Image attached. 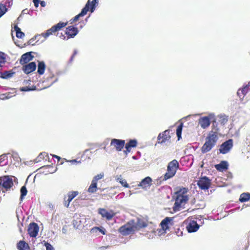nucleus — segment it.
Returning <instances> with one entry per match:
<instances>
[{
  "label": "nucleus",
  "mask_w": 250,
  "mask_h": 250,
  "mask_svg": "<svg viewBox=\"0 0 250 250\" xmlns=\"http://www.w3.org/2000/svg\"><path fill=\"white\" fill-rule=\"evenodd\" d=\"M53 157H54L55 158H56L57 159H58V160H60V159H61V158L59 156H57V155H53Z\"/></svg>",
  "instance_id": "0e129e2a"
},
{
  "label": "nucleus",
  "mask_w": 250,
  "mask_h": 250,
  "mask_svg": "<svg viewBox=\"0 0 250 250\" xmlns=\"http://www.w3.org/2000/svg\"><path fill=\"white\" fill-rule=\"evenodd\" d=\"M116 180L117 182H119L123 187L125 188H128L129 187L128 184L126 183V181L123 179L121 175H120L116 177Z\"/></svg>",
  "instance_id": "2f4dec72"
},
{
  "label": "nucleus",
  "mask_w": 250,
  "mask_h": 250,
  "mask_svg": "<svg viewBox=\"0 0 250 250\" xmlns=\"http://www.w3.org/2000/svg\"><path fill=\"white\" fill-rule=\"evenodd\" d=\"M70 203V202L68 201V200L67 201H65V202L64 204V206L66 207V208H68L69 206Z\"/></svg>",
  "instance_id": "6e6d98bb"
},
{
  "label": "nucleus",
  "mask_w": 250,
  "mask_h": 250,
  "mask_svg": "<svg viewBox=\"0 0 250 250\" xmlns=\"http://www.w3.org/2000/svg\"><path fill=\"white\" fill-rule=\"evenodd\" d=\"M62 232L64 234H66L67 232V229L66 227H63L62 229Z\"/></svg>",
  "instance_id": "5fc2aeb1"
},
{
  "label": "nucleus",
  "mask_w": 250,
  "mask_h": 250,
  "mask_svg": "<svg viewBox=\"0 0 250 250\" xmlns=\"http://www.w3.org/2000/svg\"><path fill=\"white\" fill-rule=\"evenodd\" d=\"M125 144L124 140L113 139L111 141L110 146H114L117 151H121L124 148Z\"/></svg>",
  "instance_id": "0eeeda50"
},
{
  "label": "nucleus",
  "mask_w": 250,
  "mask_h": 250,
  "mask_svg": "<svg viewBox=\"0 0 250 250\" xmlns=\"http://www.w3.org/2000/svg\"><path fill=\"white\" fill-rule=\"evenodd\" d=\"M199 188L201 189H208L209 188L211 181L207 176H203L200 178L197 183Z\"/></svg>",
  "instance_id": "39448f33"
},
{
  "label": "nucleus",
  "mask_w": 250,
  "mask_h": 250,
  "mask_svg": "<svg viewBox=\"0 0 250 250\" xmlns=\"http://www.w3.org/2000/svg\"><path fill=\"white\" fill-rule=\"evenodd\" d=\"M183 127V123H181L177 127L176 129V135L178 137V140H179L181 138L182 131Z\"/></svg>",
  "instance_id": "473e14b6"
},
{
  "label": "nucleus",
  "mask_w": 250,
  "mask_h": 250,
  "mask_svg": "<svg viewBox=\"0 0 250 250\" xmlns=\"http://www.w3.org/2000/svg\"><path fill=\"white\" fill-rule=\"evenodd\" d=\"M179 167V164L178 161L175 159L173 160L168 164L167 171L175 174Z\"/></svg>",
  "instance_id": "9b49d317"
},
{
  "label": "nucleus",
  "mask_w": 250,
  "mask_h": 250,
  "mask_svg": "<svg viewBox=\"0 0 250 250\" xmlns=\"http://www.w3.org/2000/svg\"><path fill=\"white\" fill-rule=\"evenodd\" d=\"M17 248L19 250H29L30 247L28 243L24 241H20L17 245Z\"/></svg>",
  "instance_id": "412c9836"
},
{
  "label": "nucleus",
  "mask_w": 250,
  "mask_h": 250,
  "mask_svg": "<svg viewBox=\"0 0 250 250\" xmlns=\"http://www.w3.org/2000/svg\"><path fill=\"white\" fill-rule=\"evenodd\" d=\"M199 124L203 128H206L210 125V121L208 117L205 116L199 119Z\"/></svg>",
  "instance_id": "aec40b11"
},
{
  "label": "nucleus",
  "mask_w": 250,
  "mask_h": 250,
  "mask_svg": "<svg viewBox=\"0 0 250 250\" xmlns=\"http://www.w3.org/2000/svg\"><path fill=\"white\" fill-rule=\"evenodd\" d=\"M90 0H88L85 6L82 9L81 13H79V14L81 16V17L85 15L88 11L90 10Z\"/></svg>",
  "instance_id": "bb28decb"
},
{
  "label": "nucleus",
  "mask_w": 250,
  "mask_h": 250,
  "mask_svg": "<svg viewBox=\"0 0 250 250\" xmlns=\"http://www.w3.org/2000/svg\"><path fill=\"white\" fill-rule=\"evenodd\" d=\"M232 146L233 141L232 139H229L226 141L220 146L219 149L220 153L224 154L227 153L232 147Z\"/></svg>",
  "instance_id": "423d86ee"
},
{
  "label": "nucleus",
  "mask_w": 250,
  "mask_h": 250,
  "mask_svg": "<svg viewBox=\"0 0 250 250\" xmlns=\"http://www.w3.org/2000/svg\"><path fill=\"white\" fill-rule=\"evenodd\" d=\"M33 2L36 8L38 7L40 0H33Z\"/></svg>",
  "instance_id": "8fccbe9b"
},
{
  "label": "nucleus",
  "mask_w": 250,
  "mask_h": 250,
  "mask_svg": "<svg viewBox=\"0 0 250 250\" xmlns=\"http://www.w3.org/2000/svg\"><path fill=\"white\" fill-rule=\"evenodd\" d=\"M173 218L167 217L163 219L160 223L161 229H160V231L163 232L162 233H166V230L169 229L168 223L172 221Z\"/></svg>",
  "instance_id": "4468645a"
},
{
  "label": "nucleus",
  "mask_w": 250,
  "mask_h": 250,
  "mask_svg": "<svg viewBox=\"0 0 250 250\" xmlns=\"http://www.w3.org/2000/svg\"><path fill=\"white\" fill-rule=\"evenodd\" d=\"M44 246L46 248V250H54L53 247L49 243L45 242Z\"/></svg>",
  "instance_id": "49530a36"
},
{
  "label": "nucleus",
  "mask_w": 250,
  "mask_h": 250,
  "mask_svg": "<svg viewBox=\"0 0 250 250\" xmlns=\"http://www.w3.org/2000/svg\"><path fill=\"white\" fill-rule=\"evenodd\" d=\"M13 185L12 176L6 175L0 177V187L5 191L10 189Z\"/></svg>",
  "instance_id": "f03ea898"
},
{
  "label": "nucleus",
  "mask_w": 250,
  "mask_h": 250,
  "mask_svg": "<svg viewBox=\"0 0 250 250\" xmlns=\"http://www.w3.org/2000/svg\"><path fill=\"white\" fill-rule=\"evenodd\" d=\"M175 175V174L174 173L167 171V172L165 174L164 176L161 177L159 180H160V182L165 181L172 178Z\"/></svg>",
  "instance_id": "393cba45"
},
{
  "label": "nucleus",
  "mask_w": 250,
  "mask_h": 250,
  "mask_svg": "<svg viewBox=\"0 0 250 250\" xmlns=\"http://www.w3.org/2000/svg\"><path fill=\"white\" fill-rule=\"evenodd\" d=\"M220 118V122L221 124L224 125L226 124L228 121V118L227 117L225 116L221 115L219 116Z\"/></svg>",
  "instance_id": "79ce46f5"
},
{
  "label": "nucleus",
  "mask_w": 250,
  "mask_h": 250,
  "mask_svg": "<svg viewBox=\"0 0 250 250\" xmlns=\"http://www.w3.org/2000/svg\"><path fill=\"white\" fill-rule=\"evenodd\" d=\"M58 78H56V79H55V80L53 82H52V83H51V84H50V85H52V84H53L54 83H56V82H57V81H58Z\"/></svg>",
  "instance_id": "774afa93"
},
{
  "label": "nucleus",
  "mask_w": 250,
  "mask_h": 250,
  "mask_svg": "<svg viewBox=\"0 0 250 250\" xmlns=\"http://www.w3.org/2000/svg\"><path fill=\"white\" fill-rule=\"evenodd\" d=\"M125 150L124 151V152L126 154H127L128 153L130 152L131 148L130 147H129L128 146H126V145H125Z\"/></svg>",
  "instance_id": "09e8293b"
},
{
  "label": "nucleus",
  "mask_w": 250,
  "mask_h": 250,
  "mask_svg": "<svg viewBox=\"0 0 250 250\" xmlns=\"http://www.w3.org/2000/svg\"><path fill=\"white\" fill-rule=\"evenodd\" d=\"M39 228L35 223H31L28 228V231L29 235L32 237H36L39 232Z\"/></svg>",
  "instance_id": "6e6552de"
},
{
  "label": "nucleus",
  "mask_w": 250,
  "mask_h": 250,
  "mask_svg": "<svg viewBox=\"0 0 250 250\" xmlns=\"http://www.w3.org/2000/svg\"><path fill=\"white\" fill-rule=\"evenodd\" d=\"M45 67L46 65L43 61H38L37 72L39 75L44 74Z\"/></svg>",
  "instance_id": "4be33fe9"
},
{
  "label": "nucleus",
  "mask_w": 250,
  "mask_h": 250,
  "mask_svg": "<svg viewBox=\"0 0 250 250\" xmlns=\"http://www.w3.org/2000/svg\"><path fill=\"white\" fill-rule=\"evenodd\" d=\"M176 233H177V235L178 236H180V235H182V234H183V232L181 231H179L178 230V231L176 232Z\"/></svg>",
  "instance_id": "680f3d73"
},
{
  "label": "nucleus",
  "mask_w": 250,
  "mask_h": 250,
  "mask_svg": "<svg viewBox=\"0 0 250 250\" xmlns=\"http://www.w3.org/2000/svg\"><path fill=\"white\" fill-rule=\"evenodd\" d=\"M21 196L20 199L21 200H22V199L24 198V197L26 195L27 193V190L26 189V188L25 186H22L21 188Z\"/></svg>",
  "instance_id": "72a5a7b5"
},
{
  "label": "nucleus",
  "mask_w": 250,
  "mask_h": 250,
  "mask_svg": "<svg viewBox=\"0 0 250 250\" xmlns=\"http://www.w3.org/2000/svg\"><path fill=\"white\" fill-rule=\"evenodd\" d=\"M98 0H93L91 4L90 3V11L92 13L95 9V5L98 3Z\"/></svg>",
  "instance_id": "a19ab883"
},
{
  "label": "nucleus",
  "mask_w": 250,
  "mask_h": 250,
  "mask_svg": "<svg viewBox=\"0 0 250 250\" xmlns=\"http://www.w3.org/2000/svg\"><path fill=\"white\" fill-rule=\"evenodd\" d=\"M42 36V34H40V35H37L36 36H35L33 38H34L35 40H38L36 42H37L39 41V38Z\"/></svg>",
  "instance_id": "603ef678"
},
{
  "label": "nucleus",
  "mask_w": 250,
  "mask_h": 250,
  "mask_svg": "<svg viewBox=\"0 0 250 250\" xmlns=\"http://www.w3.org/2000/svg\"><path fill=\"white\" fill-rule=\"evenodd\" d=\"M125 145L130 148L135 147L137 145V141L135 139L130 140Z\"/></svg>",
  "instance_id": "e433bc0d"
},
{
  "label": "nucleus",
  "mask_w": 250,
  "mask_h": 250,
  "mask_svg": "<svg viewBox=\"0 0 250 250\" xmlns=\"http://www.w3.org/2000/svg\"><path fill=\"white\" fill-rule=\"evenodd\" d=\"M7 11V8L3 4H0V18Z\"/></svg>",
  "instance_id": "c9c22d12"
},
{
  "label": "nucleus",
  "mask_w": 250,
  "mask_h": 250,
  "mask_svg": "<svg viewBox=\"0 0 250 250\" xmlns=\"http://www.w3.org/2000/svg\"><path fill=\"white\" fill-rule=\"evenodd\" d=\"M14 28L16 33V37L18 38L21 39L24 36V33L21 31L20 28L18 25H15Z\"/></svg>",
  "instance_id": "c756f323"
},
{
  "label": "nucleus",
  "mask_w": 250,
  "mask_h": 250,
  "mask_svg": "<svg viewBox=\"0 0 250 250\" xmlns=\"http://www.w3.org/2000/svg\"><path fill=\"white\" fill-rule=\"evenodd\" d=\"M28 14V11L27 9H25L22 11L21 14L20 15V17H21L22 14Z\"/></svg>",
  "instance_id": "3c124183"
},
{
  "label": "nucleus",
  "mask_w": 250,
  "mask_h": 250,
  "mask_svg": "<svg viewBox=\"0 0 250 250\" xmlns=\"http://www.w3.org/2000/svg\"><path fill=\"white\" fill-rule=\"evenodd\" d=\"M188 200V196H176L173 210L176 211L179 209L182 205H184Z\"/></svg>",
  "instance_id": "20e7f679"
},
{
  "label": "nucleus",
  "mask_w": 250,
  "mask_h": 250,
  "mask_svg": "<svg viewBox=\"0 0 250 250\" xmlns=\"http://www.w3.org/2000/svg\"><path fill=\"white\" fill-rule=\"evenodd\" d=\"M40 4L41 5L42 7H45L46 6V2L45 1H43V0H42V1H40Z\"/></svg>",
  "instance_id": "864d4df0"
},
{
  "label": "nucleus",
  "mask_w": 250,
  "mask_h": 250,
  "mask_svg": "<svg viewBox=\"0 0 250 250\" xmlns=\"http://www.w3.org/2000/svg\"><path fill=\"white\" fill-rule=\"evenodd\" d=\"M36 89V86H33L32 87H28V86H25V87H22L20 88V90L21 91H33Z\"/></svg>",
  "instance_id": "ea45409f"
},
{
  "label": "nucleus",
  "mask_w": 250,
  "mask_h": 250,
  "mask_svg": "<svg viewBox=\"0 0 250 250\" xmlns=\"http://www.w3.org/2000/svg\"><path fill=\"white\" fill-rule=\"evenodd\" d=\"M71 162L72 163H81L80 161L78 162V161H77L76 160H73Z\"/></svg>",
  "instance_id": "69168bd1"
},
{
  "label": "nucleus",
  "mask_w": 250,
  "mask_h": 250,
  "mask_svg": "<svg viewBox=\"0 0 250 250\" xmlns=\"http://www.w3.org/2000/svg\"><path fill=\"white\" fill-rule=\"evenodd\" d=\"M157 231H158V235H160H160H163V234H165V233H163V232H162V231H160V229H158L157 230Z\"/></svg>",
  "instance_id": "e2e57ef3"
},
{
  "label": "nucleus",
  "mask_w": 250,
  "mask_h": 250,
  "mask_svg": "<svg viewBox=\"0 0 250 250\" xmlns=\"http://www.w3.org/2000/svg\"><path fill=\"white\" fill-rule=\"evenodd\" d=\"M228 163L225 161H221L219 164L215 165V168L219 171H223L228 168Z\"/></svg>",
  "instance_id": "6ab92c4d"
},
{
  "label": "nucleus",
  "mask_w": 250,
  "mask_h": 250,
  "mask_svg": "<svg viewBox=\"0 0 250 250\" xmlns=\"http://www.w3.org/2000/svg\"><path fill=\"white\" fill-rule=\"evenodd\" d=\"M45 152H43V153H41L38 156V158H36L34 161H35V163H38L39 162H40L41 161V159H42L44 158V155H45Z\"/></svg>",
  "instance_id": "37998d69"
},
{
  "label": "nucleus",
  "mask_w": 250,
  "mask_h": 250,
  "mask_svg": "<svg viewBox=\"0 0 250 250\" xmlns=\"http://www.w3.org/2000/svg\"><path fill=\"white\" fill-rule=\"evenodd\" d=\"M77 191H72L68 194V201L71 202V201L78 194Z\"/></svg>",
  "instance_id": "f704fd0d"
},
{
  "label": "nucleus",
  "mask_w": 250,
  "mask_h": 250,
  "mask_svg": "<svg viewBox=\"0 0 250 250\" xmlns=\"http://www.w3.org/2000/svg\"><path fill=\"white\" fill-rule=\"evenodd\" d=\"M67 24V23L60 22L57 24L54 25L56 31L60 30L62 28L65 27Z\"/></svg>",
  "instance_id": "58836bf2"
},
{
  "label": "nucleus",
  "mask_w": 250,
  "mask_h": 250,
  "mask_svg": "<svg viewBox=\"0 0 250 250\" xmlns=\"http://www.w3.org/2000/svg\"><path fill=\"white\" fill-rule=\"evenodd\" d=\"M218 140V137L215 132H210L206 139V142L201 148L203 153L209 151L215 145Z\"/></svg>",
  "instance_id": "f257e3e1"
},
{
  "label": "nucleus",
  "mask_w": 250,
  "mask_h": 250,
  "mask_svg": "<svg viewBox=\"0 0 250 250\" xmlns=\"http://www.w3.org/2000/svg\"><path fill=\"white\" fill-rule=\"evenodd\" d=\"M32 53V52H28L22 55L20 60V63L21 65H23L32 61L34 58Z\"/></svg>",
  "instance_id": "ddd939ff"
},
{
  "label": "nucleus",
  "mask_w": 250,
  "mask_h": 250,
  "mask_svg": "<svg viewBox=\"0 0 250 250\" xmlns=\"http://www.w3.org/2000/svg\"><path fill=\"white\" fill-rule=\"evenodd\" d=\"M11 156L14 160L17 161H18V159H20L18 153L16 151H12Z\"/></svg>",
  "instance_id": "a18cd8bd"
},
{
  "label": "nucleus",
  "mask_w": 250,
  "mask_h": 250,
  "mask_svg": "<svg viewBox=\"0 0 250 250\" xmlns=\"http://www.w3.org/2000/svg\"><path fill=\"white\" fill-rule=\"evenodd\" d=\"M119 230L122 235L125 236L133 233L135 229L132 223L129 221L127 224L121 227Z\"/></svg>",
  "instance_id": "7ed1b4c3"
},
{
  "label": "nucleus",
  "mask_w": 250,
  "mask_h": 250,
  "mask_svg": "<svg viewBox=\"0 0 250 250\" xmlns=\"http://www.w3.org/2000/svg\"><path fill=\"white\" fill-rule=\"evenodd\" d=\"M52 167L50 165H47V166H44L43 167H42L40 169H44L47 168L48 167Z\"/></svg>",
  "instance_id": "4d7b16f0"
},
{
  "label": "nucleus",
  "mask_w": 250,
  "mask_h": 250,
  "mask_svg": "<svg viewBox=\"0 0 250 250\" xmlns=\"http://www.w3.org/2000/svg\"><path fill=\"white\" fill-rule=\"evenodd\" d=\"M188 191V189L186 188H180L177 190L175 193L177 196H188L186 195Z\"/></svg>",
  "instance_id": "7c9ffc66"
},
{
  "label": "nucleus",
  "mask_w": 250,
  "mask_h": 250,
  "mask_svg": "<svg viewBox=\"0 0 250 250\" xmlns=\"http://www.w3.org/2000/svg\"><path fill=\"white\" fill-rule=\"evenodd\" d=\"M152 182V179L150 177L147 176L141 181V182L138 184V187H141L145 190H147L151 186Z\"/></svg>",
  "instance_id": "f8f14e48"
},
{
  "label": "nucleus",
  "mask_w": 250,
  "mask_h": 250,
  "mask_svg": "<svg viewBox=\"0 0 250 250\" xmlns=\"http://www.w3.org/2000/svg\"><path fill=\"white\" fill-rule=\"evenodd\" d=\"M81 17V16L79 14L78 15H76L75 17H74L73 19H72L70 20L71 23H72L74 22L77 21L79 19L80 17Z\"/></svg>",
  "instance_id": "de8ad7c7"
},
{
  "label": "nucleus",
  "mask_w": 250,
  "mask_h": 250,
  "mask_svg": "<svg viewBox=\"0 0 250 250\" xmlns=\"http://www.w3.org/2000/svg\"><path fill=\"white\" fill-rule=\"evenodd\" d=\"M130 222L133 224L135 230H139L147 226V223L144 219L141 218H137L136 222H135L134 220H131Z\"/></svg>",
  "instance_id": "9d476101"
},
{
  "label": "nucleus",
  "mask_w": 250,
  "mask_h": 250,
  "mask_svg": "<svg viewBox=\"0 0 250 250\" xmlns=\"http://www.w3.org/2000/svg\"><path fill=\"white\" fill-rule=\"evenodd\" d=\"M97 182L94 181L92 179L91 184L88 188V192L89 193H94L97 191Z\"/></svg>",
  "instance_id": "b1692460"
},
{
  "label": "nucleus",
  "mask_w": 250,
  "mask_h": 250,
  "mask_svg": "<svg viewBox=\"0 0 250 250\" xmlns=\"http://www.w3.org/2000/svg\"><path fill=\"white\" fill-rule=\"evenodd\" d=\"M56 31V29L55 28L54 26H53L51 28L48 29L45 33H42V36L45 39H46L50 35L53 34V33H55Z\"/></svg>",
  "instance_id": "a878e982"
},
{
  "label": "nucleus",
  "mask_w": 250,
  "mask_h": 250,
  "mask_svg": "<svg viewBox=\"0 0 250 250\" xmlns=\"http://www.w3.org/2000/svg\"><path fill=\"white\" fill-rule=\"evenodd\" d=\"M77 54V51L76 50H75L73 55H72V56L71 58V61H72L74 56H75Z\"/></svg>",
  "instance_id": "052dcab7"
},
{
  "label": "nucleus",
  "mask_w": 250,
  "mask_h": 250,
  "mask_svg": "<svg viewBox=\"0 0 250 250\" xmlns=\"http://www.w3.org/2000/svg\"><path fill=\"white\" fill-rule=\"evenodd\" d=\"M60 37L63 39H64L65 38V36L64 35H63L62 34H61V36H60Z\"/></svg>",
  "instance_id": "338daca9"
},
{
  "label": "nucleus",
  "mask_w": 250,
  "mask_h": 250,
  "mask_svg": "<svg viewBox=\"0 0 250 250\" xmlns=\"http://www.w3.org/2000/svg\"><path fill=\"white\" fill-rule=\"evenodd\" d=\"M14 74L15 72H13L12 70L5 71L0 72V77L4 79H7L13 77Z\"/></svg>",
  "instance_id": "5701e85b"
},
{
  "label": "nucleus",
  "mask_w": 250,
  "mask_h": 250,
  "mask_svg": "<svg viewBox=\"0 0 250 250\" xmlns=\"http://www.w3.org/2000/svg\"><path fill=\"white\" fill-rule=\"evenodd\" d=\"M241 89H239L237 91V95L240 98L241 96Z\"/></svg>",
  "instance_id": "bf43d9fd"
},
{
  "label": "nucleus",
  "mask_w": 250,
  "mask_h": 250,
  "mask_svg": "<svg viewBox=\"0 0 250 250\" xmlns=\"http://www.w3.org/2000/svg\"><path fill=\"white\" fill-rule=\"evenodd\" d=\"M78 32L77 27L71 25L66 28L65 34H66L69 38H74L77 35Z\"/></svg>",
  "instance_id": "f3484780"
},
{
  "label": "nucleus",
  "mask_w": 250,
  "mask_h": 250,
  "mask_svg": "<svg viewBox=\"0 0 250 250\" xmlns=\"http://www.w3.org/2000/svg\"><path fill=\"white\" fill-rule=\"evenodd\" d=\"M250 86V82L248 84L245 85L242 89H241V93L242 95L244 96L246 95L247 93L249 91L250 88L249 86Z\"/></svg>",
  "instance_id": "4c0bfd02"
},
{
  "label": "nucleus",
  "mask_w": 250,
  "mask_h": 250,
  "mask_svg": "<svg viewBox=\"0 0 250 250\" xmlns=\"http://www.w3.org/2000/svg\"><path fill=\"white\" fill-rule=\"evenodd\" d=\"M250 199V194L248 193H243L240 195L239 201L241 203L248 201Z\"/></svg>",
  "instance_id": "c85d7f7f"
},
{
  "label": "nucleus",
  "mask_w": 250,
  "mask_h": 250,
  "mask_svg": "<svg viewBox=\"0 0 250 250\" xmlns=\"http://www.w3.org/2000/svg\"><path fill=\"white\" fill-rule=\"evenodd\" d=\"M34 41H35L34 38H32L31 39H30L29 40V43L32 44L33 45H34L35 44L33 43Z\"/></svg>",
  "instance_id": "13d9d810"
},
{
  "label": "nucleus",
  "mask_w": 250,
  "mask_h": 250,
  "mask_svg": "<svg viewBox=\"0 0 250 250\" xmlns=\"http://www.w3.org/2000/svg\"><path fill=\"white\" fill-rule=\"evenodd\" d=\"M199 228V225L195 222L193 221L189 223L187 226V229L188 232H195L198 230Z\"/></svg>",
  "instance_id": "a211bd4d"
},
{
  "label": "nucleus",
  "mask_w": 250,
  "mask_h": 250,
  "mask_svg": "<svg viewBox=\"0 0 250 250\" xmlns=\"http://www.w3.org/2000/svg\"><path fill=\"white\" fill-rule=\"evenodd\" d=\"M98 213L101 214L103 218H105L108 220H111L114 216V213L112 211L109 212L103 208H99Z\"/></svg>",
  "instance_id": "dca6fc26"
},
{
  "label": "nucleus",
  "mask_w": 250,
  "mask_h": 250,
  "mask_svg": "<svg viewBox=\"0 0 250 250\" xmlns=\"http://www.w3.org/2000/svg\"><path fill=\"white\" fill-rule=\"evenodd\" d=\"M37 67L35 62H32L22 67L23 71L26 74H28L34 71Z\"/></svg>",
  "instance_id": "2eb2a0df"
},
{
  "label": "nucleus",
  "mask_w": 250,
  "mask_h": 250,
  "mask_svg": "<svg viewBox=\"0 0 250 250\" xmlns=\"http://www.w3.org/2000/svg\"><path fill=\"white\" fill-rule=\"evenodd\" d=\"M104 173H100L99 174H97V175L93 177V180H94V181L97 182L98 180L103 178L104 177Z\"/></svg>",
  "instance_id": "c03bdc74"
},
{
  "label": "nucleus",
  "mask_w": 250,
  "mask_h": 250,
  "mask_svg": "<svg viewBox=\"0 0 250 250\" xmlns=\"http://www.w3.org/2000/svg\"><path fill=\"white\" fill-rule=\"evenodd\" d=\"M170 136L169 130H166L162 133H160L158 136V143L162 144L169 140Z\"/></svg>",
  "instance_id": "1a4fd4ad"
},
{
  "label": "nucleus",
  "mask_w": 250,
  "mask_h": 250,
  "mask_svg": "<svg viewBox=\"0 0 250 250\" xmlns=\"http://www.w3.org/2000/svg\"><path fill=\"white\" fill-rule=\"evenodd\" d=\"M10 153L7 154H3L0 156V166H3L7 164V155Z\"/></svg>",
  "instance_id": "cd10ccee"
}]
</instances>
